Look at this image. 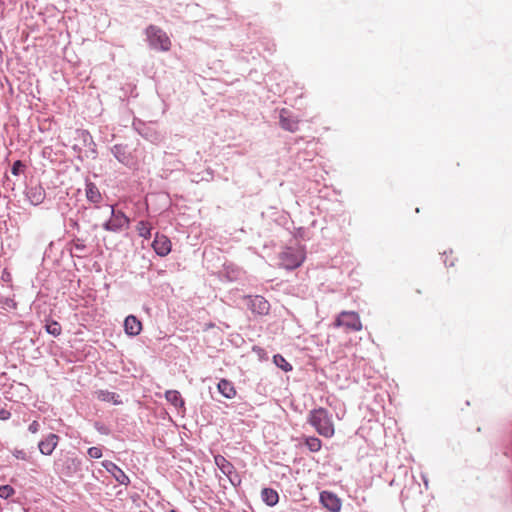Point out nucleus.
I'll list each match as a JSON object with an SVG mask.
<instances>
[{
    "instance_id": "obj_11",
    "label": "nucleus",
    "mask_w": 512,
    "mask_h": 512,
    "mask_svg": "<svg viewBox=\"0 0 512 512\" xmlns=\"http://www.w3.org/2000/svg\"><path fill=\"white\" fill-rule=\"evenodd\" d=\"M85 196L89 203L93 204V210H102L103 195L100 192L98 186L92 182L88 177L85 179Z\"/></svg>"
},
{
    "instance_id": "obj_9",
    "label": "nucleus",
    "mask_w": 512,
    "mask_h": 512,
    "mask_svg": "<svg viewBox=\"0 0 512 512\" xmlns=\"http://www.w3.org/2000/svg\"><path fill=\"white\" fill-rule=\"evenodd\" d=\"M335 325L350 331H359L362 328L359 315L353 311L341 312L335 320Z\"/></svg>"
},
{
    "instance_id": "obj_21",
    "label": "nucleus",
    "mask_w": 512,
    "mask_h": 512,
    "mask_svg": "<svg viewBox=\"0 0 512 512\" xmlns=\"http://www.w3.org/2000/svg\"><path fill=\"white\" fill-rule=\"evenodd\" d=\"M95 394H96L97 399L100 401L109 402V403H112L113 405L123 404V401L121 400L120 395L115 392L100 389V390H97L95 392Z\"/></svg>"
},
{
    "instance_id": "obj_34",
    "label": "nucleus",
    "mask_w": 512,
    "mask_h": 512,
    "mask_svg": "<svg viewBox=\"0 0 512 512\" xmlns=\"http://www.w3.org/2000/svg\"><path fill=\"white\" fill-rule=\"evenodd\" d=\"M79 242L83 243L84 239L80 238L76 235H73L72 239L67 243V246L69 247V250H70L71 257H81L80 255L73 254V252H72V247L77 245Z\"/></svg>"
},
{
    "instance_id": "obj_17",
    "label": "nucleus",
    "mask_w": 512,
    "mask_h": 512,
    "mask_svg": "<svg viewBox=\"0 0 512 512\" xmlns=\"http://www.w3.org/2000/svg\"><path fill=\"white\" fill-rule=\"evenodd\" d=\"M60 437L55 433H49L38 442V449L42 455L50 456L56 449Z\"/></svg>"
},
{
    "instance_id": "obj_10",
    "label": "nucleus",
    "mask_w": 512,
    "mask_h": 512,
    "mask_svg": "<svg viewBox=\"0 0 512 512\" xmlns=\"http://www.w3.org/2000/svg\"><path fill=\"white\" fill-rule=\"evenodd\" d=\"M247 306L249 310L259 316H266L270 312V303L262 295H247Z\"/></svg>"
},
{
    "instance_id": "obj_3",
    "label": "nucleus",
    "mask_w": 512,
    "mask_h": 512,
    "mask_svg": "<svg viewBox=\"0 0 512 512\" xmlns=\"http://www.w3.org/2000/svg\"><path fill=\"white\" fill-rule=\"evenodd\" d=\"M308 423L322 436L331 437L334 434L333 423L330 419L328 410L325 408L319 407L311 410L309 413Z\"/></svg>"
},
{
    "instance_id": "obj_19",
    "label": "nucleus",
    "mask_w": 512,
    "mask_h": 512,
    "mask_svg": "<svg viewBox=\"0 0 512 512\" xmlns=\"http://www.w3.org/2000/svg\"><path fill=\"white\" fill-rule=\"evenodd\" d=\"M165 399L173 405L179 414L184 415L186 412L185 400L178 390H167L165 392Z\"/></svg>"
},
{
    "instance_id": "obj_15",
    "label": "nucleus",
    "mask_w": 512,
    "mask_h": 512,
    "mask_svg": "<svg viewBox=\"0 0 512 512\" xmlns=\"http://www.w3.org/2000/svg\"><path fill=\"white\" fill-rule=\"evenodd\" d=\"M151 246H152L154 252L160 257L167 256L171 252V249H172V244H171L170 239L166 235L161 234L159 232H156Z\"/></svg>"
},
{
    "instance_id": "obj_32",
    "label": "nucleus",
    "mask_w": 512,
    "mask_h": 512,
    "mask_svg": "<svg viewBox=\"0 0 512 512\" xmlns=\"http://www.w3.org/2000/svg\"><path fill=\"white\" fill-rule=\"evenodd\" d=\"M93 426L95 430L101 435H109L111 433V429L100 421H95Z\"/></svg>"
},
{
    "instance_id": "obj_46",
    "label": "nucleus",
    "mask_w": 512,
    "mask_h": 512,
    "mask_svg": "<svg viewBox=\"0 0 512 512\" xmlns=\"http://www.w3.org/2000/svg\"><path fill=\"white\" fill-rule=\"evenodd\" d=\"M5 178H6V181L4 182V185L6 187H11V189H13L14 183H11V181L7 175H5Z\"/></svg>"
},
{
    "instance_id": "obj_13",
    "label": "nucleus",
    "mask_w": 512,
    "mask_h": 512,
    "mask_svg": "<svg viewBox=\"0 0 512 512\" xmlns=\"http://www.w3.org/2000/svg\"><path fill=\"white\" fill-rule=\"evenodd\" d=\"M25 195L32 205L37 206L45 200L46 192L41 183L30 181V183L26 185Z\"/></svg>"
},
{
    "instance_id": "obj_48",
    "label": "nucleus",
    "mask_w": 512,
    "mask_h": 512,
    "mask_svg": "<svg viewBox=\"0 0 512 512\" xmlns=\"http://www.w3.org/2000/svg\"><path fill=\"white\" fill-rule=\"evenodd\" d=\"M169 512H178V511L175 509H171Z\"/></svg>"
},
{
    "instance_id": "obj_37",
    "label": "nucleus",
    "mask_w": 512,
    "mask_h": 512,
    "mask_svg": "<svg viewBox=\"0 0 512 512\" xmlns=\"http://www.w3.org/2000/svg\"><path fill=\"white\" fill-rule=\"evenodd\" d=\"M252 351L256 353L260 360H266L268 358L266 350L260 346L254 345Z\"/></svg>"
},
{
    "instance_id": "obj_38",
    "label": "nucleus",
    "mask_w": 512,
    "mask_h": 512,
    "mask_svg": "<svg viewBox=\"0 0 512 512\" xmlns=\"http://www.w3.org/2000/svg\"><path fill=\"white\" fill-rule=\"evenodd\" d=\"M12 454L17 459L24 460V461L28 460V455L23 449H14L12 451Z\"/></svg>"
},
{
    "instance_id": "obj_7",
    "label": "nucleus",
    "mask_w": 512,
    "mask_h": 512,
    "mask_svg": "<svg viewBox=\"0 0 512 512\" xmlns=\"http://www.w3.org/2000/svg\"><path fill=\"white\" fill-rule=\"evenodd\" d=\"M132 128L145 140L152 144H159L163 140L162 134L155 128L154 124L144 122L139 118H134Z\"/></svg>"
},
{
    "instance_id": "obj_45",
    "label": "nucleus",
    "mask_w": 512,
    "mask_h": 512,
    "mask_svg": "<svg viewBox=\"0 0 512 512\" xmlns=\"http://www.w3.org/2000/svg\"><path fill=\"white\" fill-rule=\"evenodd\" d=\"M72 149H73L75 152H77V153H78V155H79V154H83V151H84V150L82 149V147H81V145H80V143H79V142H78V144H74V145H73V147H72Z\"/></svg>"
},
{
    "instance_id": "obj_26",
    "label": "nucleus",
    "mask_w": 512,
    "mask_h": 512,
    "mask_svg": "<svg viewBox=\"0 0 512 512\" xmlns=\"http://www.w3.org/2000/svg\"><path fill=\"white\" fill-rule=\"evenodd\" d=\"M151 224L146 220H140L136 225L138 235L146 240L151 238Z\"/></svg>"
},
{
    "instance_id": "obj_16",
    "label": "nucleus",
    "mask_w": 512,
    "mask_h": 512,
    "mask_svg": "<svg viewBox=\"0 0 512 512\" xmlns=\"http://www.w3.org/2000/svg\"><path fill=\"white\" fill-rule=\"evenodd\" d=\"M103 468L112 475V477L121 485L128 486L130 484V478L128 475L114 462L110 460L102 461Z\"/></svg>"
},
{
    "instance_id": "obj_31",
    "label": "nucleus",
    "mask_w": 512,
    "mask_h": 512,
    "mask_svg": "<svg viewBox=\"0 0 512 512\" xmlns=\"http://www.w3.org/2000/svg\"><path fill=\"white\" fill-rule=\"evenodd\" d=\"M14 494L15 489L11 485L5 484L0 486V498L6 500L12 497Z\"/></svg>"
},
{
    "instance_id": "obj_33",
    "label": "nucleus",
    "mask_w": 512,
    "mask_h": 512,
    "mask_svg": "<svg viewBox=\"0 0 512 512\" xmlns=\"http://www.w3.org/2000/svg\"><path fill=\"white\" fill-rule=\"evenodd\" d=\"M87 454L91 459H99L103 455L102 449L96 446L88 448Z\"/></svg>"
},
{
    "instance_id": "obj_43",
    "label": "nucleus",
    "mask_w": 512,
    "mask_h": 512,
    "mask_svg": "<svg viewBox=\"0 0 512 512\" xmlns=\"http://www.w3.org/2000/svg\"><path fill=\"white\" fill-rule=\"evenodd\" d=\"M1 279L5 282H8L10 281L11 279V275L10 273L7 271V269H4L3 272H2V276H1Z\"/></svg>"
},
{
    "instance_id": "obj_35",
    "label": "nucleus",
    "mask_w": 512,
    "mask_h": 512,
    "mask_svg": "<svg viewBox=\"0 0 512 512\" xmlns=\"http://www.w3.org/2000/svg\"><path fill=\"white\" fill-rule=\"evenodd\" d=\"M230 483L234 486V487H238L240 486L242 480H241V477L240 475L236 472V470H234V473L233 474H229L227 475Z\"/></svg>"
},
{
    "instance_id": "obj_8",
    "label": "nucleus",
    "mask_w": 512,
    "mask_h": 512,
    "mask_svg": "<svg viewBox=\"0 0 512 512\" xmlns=\"http://www.w3.org/2000/svg\"><path fill=\"white\" fill-rule=\"evenodd\" d=\"M306 256L303 251L294 249L292 247H286L279 254V265L286 270H294L301 266Z\"/></svg>"
},
{
    "instance_id": "obj_44",
    "label": "nucleus",
    "mask_w": 512,
    "mask_h": 512,
    "mask_svg": "<svg viewBox=\"0 0 512 512\" xmlns=\"http://www.w3.org/2000/svg\"><path fill=\"white\" fill-rule=\"evenodd\" d=\"M73 248H74V249H76L77 251H81V252H83V251H85V250H86L87 246L85 245V243H84V242H83V243H80V242H79L77 245L73 246V247H72V249H73Z\"/></svg>"
},
{
    "instance_id": "obj_29",
    "label": "nucleus",
    "mask_w": 512,
    "mask_h": 512,
    "mask_svg": "<svg viewBox=\"0 0 512 512\" xmlns=\"http://www.w3.org/2000/svg\"><path fill=\"white\" fill-rule=\"evenodd\" d=\"M27 165L22 160H16L11 166V173L14 176H20L26 171Z\"/></svg>"
},
{
    "instance_id": "obj_12",
    "label": "nucleus",
    "mask_w": 512,
    "mask_h": 512,
    "mask_svg": "<svg viewBox=\"0 0 512 512\" xmlns=\"http://www.w3.org/2000/svg\"><path fill=\"white\" fill-rule=\"evenodd\" d=\"M319 502L329 512H340L342 508L341 498L336 493L329 490L320 492Z\"/></svg>"
},
{
    "instance_id": "obj_23",
    "label": "nucleus",
    "mask_w": 512,
    "mask_h": 512,
    "mask_svg": "<svg viewBox=\"0 0 512 512\" xmlns=\"http://www.w3.org/2000/svg\"><path fill=\"white\" fill-rule=\"evenodd\" d=\"M214 462L216 466L219 468V470L225 475L233 474L235 467L234 465L227 460L223 455H215L214 456Z\"/></svg>"
},
{
    "instance_id": "obj_28",
    "label": "nucleus",
    "mask_w": 512,
    "mask_h": 512,
    "mask_svg": "<svg viewBox=\"0 0 512 512\" xmlns=\"http://www.w3.org/2000/svg\"><path fill=\"white\" fill-rule=\"evenodd\" d=\"M305 446L310 452H318L322 447V441L315 436H310L305 439Z\"/></svg>"
},
{
    "instance_id": "obj_25",
    "label": "nucleus",
    "mask_w": 512,
    "mask_h": 512,
    "mask_svg": "<svg viewBox=\"0 0 512 512\" xmlns=\"http://www.w3.org/2000/svg\"><path fill=\"white\" fill-rule=\"evenodd\" d=\"M44 328H45V331L49 335H52L53 337H58L62 333V327H61L60 323L51 318H46L44 320Z\"/></svg>"
},
{
    "instance_id": "obj_39",
    "label": "nucleus",
    "mask_w": 512,
    "mask_h": 512,
    "mask_svg": "<svg viewBox=\"0 0 512 512\" xmlns=\"http://www.w3.org/2000/svg\"><path fill=\"white\" fill-rule=\"evenodd\" d=\"M40 429V424L38 421L34 420L32 421L29 426H28V431L32 434H35L39 431Z\"/></svg>"
},
{
    "instance_id": "obj_18",
    "label": "nucleus",
    "mask_w": 512,
    "mask_h": 512,
    "mask_svg": "<svg viewBox=\"0 0 512 512\" xmlns=\"http://www.w3.org/2000/svg\"><path fill=\"white\" fill-rule=\"evenodd\" d=\"M124 332L130 337L138 336L142 331V322L135 315H128L124 320Z\"/></svg>"
},
{
    "instance_id": "obj_27",
    "label": "nucleus",
    "mask_w": 512,
    "mask_h": 512,
    "mask_svg": "<svg viewBox=\"0 0 512 512\" xmlns=\"http://www.w3.org/2000/svg\"><path fill=\"white\" fill-rule=\"evenodd\" d=\"M273 363L284 372L293 370V366L281 354H275L273 356Z\"/></svg>"
},
{
    "instance_id": "obj_6",
    "label": "nucleus",
    "mask_w": 512,
    "mask_h": 512,
    "mask_svg": "<svg viewBox=\"0 0 512 512\" xmlns=\"http://www.w3.org/2000/svg\"><path fill=\"white\" fill-rule=\"evenodd\" d=\"M146 35L150 48L157 51H168L170 49L171 41L161 28L150 25L146 28Z\"/></svg>"
},
{
    "instance_id": "obj_42",
    "label": "nucleus",
    "mask_w": 512,
    "mask_h": 512,
    "mask_svg": "<svg viewBox=\"0 0 512 512\" xmlns=\"http://www.w3.org/2000/svg\"><path fill=\"white\" fill-rule=\"evenodd\" d=\"M69 226L73 229H76L77 231L80 230V225L77 220L70 218L69 219Z\"/></svg>"
},
{
    "instance_id": "obj_20",
    "label": "nucleus",
    "mask_w": 512,
    "mask_h": 512,
    "mask_svg": "<svg viewBox=\"0 0 512 512\" xmlns=\"http://www.w3.org/2000/svg\"><path fill=\"white\" fill-rule=\"evenodd\" d=\"M279 124L282 129L292 133L299 129V121L292 117L286 109H282L280 112Z\"/></svg>"
},
{
    "instance_id": "obj_47",
    "label": "nucleus",
    "mask_w": 512,
    "mask_h": 512,
    "mask_svg": "<svg viewBox=\"0 0 512 512\" xmlns=\"http://www.w3.org/2000/svg\"><path fill=\"white\" fill-rule=\"evenodd\" d=\"M446 266L452 267L454 266V262L447 263V260H444Z\"/></svg>"
},
{
    "instance_id": "obj_1",
    "label": "nucleus",
    "mask_w": 512,
    "mask_h": 512,
    "mask_svg": "<svg viewBox=\"0 0 512 512\" xmlns=\"http://www.w3.org/2000/svg\"><path fill=\"white\" fill-rule=\"evenodd\" d=\"M82 459L73 452H61L54 461V470L60 475L71 478L82 472Z\"/></svg>"
},
{
    "instance_id": "obj_2",
    "label": "nucleus",
    "mask_w": 512,
    "mask_h": 512,
    "mask_svg": "<svg viewBox=\"0 0 512 512\" xmlns=\"http://www.w3.org/2000/svg\"><path fill=\"white\" fill-rule=\"evenodd\" d=\"M108 219L102 223L105 231L119 233L129 225V218L122 210H117L113 205L106 204L101 207Z\"/></svg>"
},
{
    "instance_id": "obj_4",
    "label": "nucleus",
    "mask_w": 512,
    "mask_h": 512,
    "mask_svg": "<svg viewBox=\"0 0 512 512\" xmlns=\"http://www.w3.org/2000/svg\"><path fill=\"white\" fill-rule=\"evenodd\" d=\"M80 143L83 154L77 155V159L83 162L86 159L96 160L98 158L97 145L91 135L86 129L78 128L75 130V138Z\"/></svg>"
},
{
    "instance_id": "obj_14",
    "label": "nucleus",
    "mask_w": 512,
    "mask_h": 512,
    "mask_svg": "<svg viewBox=\"0 0 512 512\" xmlns=\"http://www.w3.org/2000/svg\"><path fill=\"white\" fill-rule=\"evenodd\" d=\"M243 269L233 262H225L222 270L219 272V279L226 282H236L242 278Z\"/></svg>"
},
{
    "instance_id": "obj_40",
    "label": "nucleus",
    "mask_w": 512,
    "mask_h": 512,
    "mask_svg": "<svg viewBox=\"0 0 512 512\" xmlns=\"http://www.w3.org/2000/svg\"><path fill=\"white\" fill-rule=\"evenodd\" d=\"M11 417V412L6 410V409H0V420L2 421H6L8 419H10Z\"/></svg>"
},
{
    "instance_id": "obj_30",
    "label": "nucleus",
    "mask_w": 512,
    "mask_h": 512,
    "mask_svg": "<svg viewBox=\"0 0 512 512\" xmlns=\"http://www.w3.org/2000/svg\"><path fill=\"white\" fill-rule=\"evenodd\" d=\"M310 232L307 228L305 227H297V228H294V232H293V237L296 239V240H303V241H306V240H309L310 239Z\"/></svg>"
},
{
    "instance_id": "obj_22",
    "label": "nucleus",
    "mask_w": 512,
    "mask_h": 512,
    "mask_svg": "<svg viewBox=\"0 0 512 512\" xmlns=\"http://www.w3.org/2000/svg\"><path fill=\"white\" fill-rule=\"evenodd\" d=\"M261 499L269 507H274L279 502L278 492L270 487H264L261 490Z\"/></svg>"
},
{
    "instance_id": "obj_5",
    "label": "nucleus",
    "mask_w": 512,
    "mask_h": 512,
    "mask_svg": "<svg viewBox=\"0 0 512 512\" xmlns=\"http://www.w3.org/2000/svg\"><path fill=\"white\" fill-rule=\"evenodd\" d=\"M110 152L114 156V158L123 166L129 169L136 167L138 160L135 154V149H133L129 144H114L110 148Z\"/></svg>"
},
{
    "instance_id": "obj_41",
    "label": "nucleus",
    "mask_w": 512,
    "mask_h": 512,
    "mask_svg": "<svg viewBox=\"0 0 512 512\" xmlns=\"http://www.w3.org/2000/svg\"><path fill=\"white\" fill-rule=\"evenodd\" d=\"M53 248H54V243L53 242H50L48 247L45 249V252H44V259L46 258H50L51 257V254H52V251H53Z\"/></svg>"
},
{
    "instance_id": "obj_36",
    "label": "nucleus",
    "mask_w": 512,
    "mask_h": 512,
    "mask_svg": "<svg viewBox=\"0 0 512 512\" xmlns=\"http://www.w3.org/2000/svg\"><path fill=\"white\" fill-rule=\"evenodd\" d=\"M122 90L124 91L125 95L129 93L130 97L138 96V93L136 92L137 88L136 85L134 84H127L125 87L122 88Z\"/></svg>"
},
{
    "instance_id": "obj_24",
    "label": "nucleus",
    "mask_w": 512,
    "mask_h": 512,
    "mask_svg": "<svg viewBox=\"0 0 512 512\" xmlns=\"http://www.w3.org/2000/svg\"><path fill=\"white\" fill-rule=\"evenodd\" d=\"M217 388L227 399H232L236 395V389L233 383L227 379H221L217 384Z\"/></svg>"
}]
</instances>
